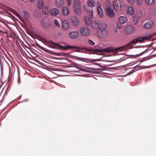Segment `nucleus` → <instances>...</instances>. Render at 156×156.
Here are the masks:
<instances>
[{
  "label": "nucleus",
  "instance_id": "1",
  "mask_svg": "<svg viewBox=\"0 0 156 156\" xmlns=\"http://www.w3.org/2000/svg\"><path fill=\"white\" fill-rule=\"evenodd\" d=\"M129 44H129L124 46L117 48H114L111 47H109L105 49H103L101 48H96L95 49L94 51L96 53H101L102 52L109 53L112 51H121L128 49L129 48H128V47Z\"/></svg>",
  "mask_w": 156,
  "mask_h": 156
},
{
  "label": "nucleus",
  "instance_id": "2",
  "mask_svg": "<svg viewBox=\"0 0 156 156\" xmlns=\"http://www.w3.org/2000/svg\"><path fill=\"white\" fill-rule=\"evenodd\" d=\"M106 25L104 23H101L100 27L97 31V34L98 37L101 38H106L108 35L107 32L105 30Z\"/></svg>",
  "mask_w": 156,
  "mask_h": 156
},
{
  "label": "nucleus",
  "instance_id": "3",
  "mask_svg": "<svg viewBox=\"0 0 156 156\" xmlns=\"http://www.w3.org/2000/svg\"><path fill=\"white\" fill-rule=\"evenodd\" d=\"M44 41L45 43L47 44L48 45L52 47V44H53L55 45H56L57 46H58L60 48H62L63 50H65L66 49H69L70 48H79L78 47H75L74 46H70L68 45H64L63 46L60 44H58L54 43L53 42H52L51 41H48L44 39Z\"/></svg>",
  "mask_w": 156,
  "mask_h": 156
},
{
  "label": "nucleus",
  "instance_id": "4",
  "mask_svg": "<svg viewBox=\"0 0 156 156\" xmlns=\"http://www.w3.org/2000/svg\"><path fill=\"white\" fill-rule=\"evenodd\" d=\"M81 34L83 36H88L90 34V30L87 27H83L80 29Z\"/></svg>",
  "mask_w": 156,
  "mask_h": 156
},
{
  "label": "nucleus",
  "instance_id": "5",
  "mask_svg": "<svg viewBox=\"0 0 156 156\" xmlns=\"http://www.w3.org/2000/svg\"><path fill=\"white\" fill-rule=\"evenodd\" d=\"M101 24L98 20H93L91 21L90 25L93 29L96 30L100 27Z\"/></svg>",
  "mask_w": 156,
  "mask_h": 156
},
{
  "label": "nucleus",
  "instance_id": "6",
  "mask_svg": "<svg viewBox=\"0 0 156 156\" xmlns=\"http://www.w3.org/2000/svg\"><path fill=\"white\" fill-rule=\"evenodd\" d=\"M149 38L150 37H139L134 39L131 42V43L132 44H135L137 43L138 42H141L144 41V40L149 39Z\"/></svg>",
  "mask_w": 156,
  "mask_h": 156
},
{
  "label": "nucleus",
  "instance_id": "7",
  "mask_svg": "<svg viewBox=\"0 0 156 156\" xmlns=\"http://www.w3.org/2000/svg\"><path fill=\"white\" fill-rule=\"evenodd\" d=\"M106 12L107 16L109 17L113 18L115 16V12L113 9L109 7H107Z\"/></svg>",
  "mask_w": 156,
  "mask_h": 156
},
{
  "label": "nucleus",
  "instance_id": "8",
  "mask_svg": "<svg viewBox=\"0 0 156 156\" xmlns=\"http://www.w3.org/2000/svg\"><path fill=\"white\" fill-rule=\"evenodd\" d=\"M134 27L132 25L128 26L125 28V31L126 34H129L133 33L134 30Z\"/></svg>",
  "mask_w": 156,
  "mask_h": 156
},
{
  "label": "nucleus",
  "instance_id": "9",
  "mask_svg": "<svg viewBox=\"0 0 156 156\" xmlns=\"http://www.w3.org/2000/svg\"><path fill=\"white\" fill-rule=\"evenodd\" d=\"M71 24L75 26H77L79 24V21L77 17L75 16H72L71 19Z\"/></svg>",
  "mask_w": 156,
  "mask_h": 156
},
{
  "label": "nucleus",
  "instance_id": "10",
  "mask_svg": "<svg viewBox=\"0 0 156 156\" xmlns=\"http://www.w3.org/2000/svg\"><path fill=\"white\" fill-rule=\"evenodd\" d=\"M69 37L72 39H76L79 36V33L78 31H73L71 32L69 34Z\"/></svg>",
  "mask_w": 156,
  "mask_h": 156
},
{
  "label": "nucleus",
  "instance_id": "11",
  "mask_svg": "<svg viewBox=\"0 0 156 156\" xmlns=\"http://www.w3.org/2000/svg\"><path fill=\"white\" fill-rule=\"evenodd\" d=\"M73 10L75 13L77 15H80L82 13L81 6L73 7Z\"/></svg>",
  "mask_w": 156,
  "mask_h": 156
},
{
  "label": "nucleus",
  "instance_id": "12",
  "mask_svg": "<svg viewBox=\"0 0 156 156\" xmlns=\"http://www.w3.org/2000/svg\"><path fill=\"white\" fill-rule=\"evenodd\" d=\"M112 6L114 9L115 11H118L119 9V3L117 0H114L112 3Z\"/></svg>",
  "mask_w": 156,
  "mask_h": 156
},
{
  "label": "nucleus",
  "instance_id": "13",
  "mask_svg": "<svg viewBox=\"0 0 156 156\" xmlns=\"http://www.w3.org/2000/svg\"><path fill=\"white\" fill-rule=\"evenodd\" d=\"M97 10L99 17L100 18H102L103 16V12L102 9L100 6L98 7Z\"/></svg>",
  "mask_w": 156,
  "mask_h": 156
},
{
  "label": "nucleus",
  "instance_id": "14",
  "mask_svg": "<svg viewBox=\"0 0 156 156\" xmlns=\"http://www.w3.org/2000/svg\"><path fill=\"white\" fill-rule=\"evenodd\" d=\"M134 13V8L132 6L128 7L127 10V14L132 16Z\"/></svg>",
  "mask_w": 156,
  "mask_h": 156
},
{
  "label": "nucleus",
  "instance_id": "15",
  "mask_svg": "<svg viewBox=\"0 0 156 156\" xmlns=\"http://www.w3.org/2000/svg\"><path fill=\"white\" fill-rule=\"evenodd\" d=\"M64 1L62 0H56L55 4L58 8L62 7L64 5Z\"/></svg>",
  "mask_w": 156,
  "mask_h": 156
},
{
  "label": "nucleus",
  "instance_id": "16",
  "mask_svg": "<svg viewBox=\"0 0 156 156\" xmlns=\"http://www.w3.org/2000/svg\"><path fill=\"white\" fill-rule=\"evenodd\" d=\"M69 25L68 22L65 20L63 21L62 23V27L64 30H66L69 27Z\"/></svg>",
  "mask_w": 156,
  "mask_h": 156
},
{
  "label": "nucleus",
  "instance_id": "17",
  "mask_svg": "<svg viewBox=\"0 0 156 156\" xmlns=\"http://www.w3.org/2000/svg\"><path fill=\"white\" fill-rule=\"evenodd\" d=\"M127 21V19L125 16H120L119 18V22L120 24H123L126 23Z\"/></svg>",
  "mask_w": 156,
  "mask_h": 156
},
{
  "label": "nucleus",
  "instance_id": "18",
  "mask_svg": "<svg viewBox=\"0 0 156 156\" xmlns=\"http://www.w3.org/2000/svg\"><path fill=\"white\" fill-rule=\"evenodd\" d=\"M69 13V9L67 7L65 6L63 7L62 8V14L63 15L67 16Z\"/></svg>",
  "mask_w": 156,
  "mask_h": 156
},
{
  "label": "nucleus",
  "instance_id": "19",
  "mask_svg": "<svg viewBox=\"0 0 156 156\" xmlns=\"http://www.w3.org/2000/svg\"><path fill=\"white\" fill-rule=\"evenodd\" d=\"M51 13L53 16H56L59 13V10L57 8H53L51 10Z\"/></svg>",
  "mask_w": 156,
  "mask_h": 156
},
{
  "label": "nucleus",
  "instance_id": "20",
  "mask_svg": "<svg viewBox=\"0 0 156 156\" xmlns=\"http://www.w3.org/2000/svg\"><path fill=\"white\" fill-rule=\"evenodd\" d=\"M153 26V23L152 22L147 23L144 25V27L145 29H149L151 28Z\"/></svg>",
  "mask_w": 156,
  "mask_h": 156
},
{
  "label": "nucleus",
  "instance_id": "21",
  "mask_svg": "<svg viewBox=\"0 0 156 156\" xmlns=\"http://www.w3.org/2000/svg\"><path fill=\"white\" fill-rule=\"evenodd\" d=\"M51 25L50 22L49 20L46 21L44 20L42 22V25L44 28H48L50 27Z\"/></svg>",
  "mask_w": 156,
  "mask_h": 156
},
{
  "label": "nucleus",
  "instance_id": "22",
  "mask_svg": "<svg viewBox=\"0 0 156 156\" xmlns=\"http://www.w3.org/2000/svg\"><path fill=\"white\" fill-rule=\"evenodd\" d=\"M81 5V3L80 0H74L73 7H80Z\"/></svg>",
  "mask_w": 156,
  "mask_h": 156
},
{
  "label": "nucleus",
  "instance_id": "23",
  "mask_svg": "<svg viewBox=\"0 0 156 156\" xmlns=\"http://www.w3.org/2000/svg\"><path fill=\"white\" fill-rule=\"evenodd\" d=\"M91 18L87 17L85 18V22L86 25L88 26L91 24Z\"/></svg>",
  "mask_w": 156,
  "mask_h": 156
},
{
  "label": "nucleus",
  "instance_id": "24",
  "mask_svg": "<svg viewBox=\"0 0 156 156\" xmlns=\"http://www.w3.org/2000/svg\"><path fill=\"white\" fill-rule=\"evenodd\" d=\"M95 4V2L93 0H89L87 2L88 5L90 7L94 6Z\"/></svg>",
  "mask_w": 156,
  "mask_h": 156
},
{
  "label": "nucleus",
  "instance_id": "25",
  "mask_svg": "<svg viewBox=\"0 0 156 156\" xmlns=\"http://www.w3.org/2000/svg\"><path fill=\"white\" fill-rule=\"evenodd\" d=\"M49 10L48 9V6H45L43 11V13L46 15H47L49 13Z\"/></svg>",
  "mask_w": 156,
  "mask_h": 156
},
{
  "label": "nucleus",
  "instance_id": "26",
  "mask_svg": "<svg viewBox=\"0 0 156 156\" xmlns=\"http://www.w3.org/2000/svg\"><path fill=\"white\" fill-rule=\"evenodd\" d=\"M43 6V0H39L37 4V6L40 9H42Z\"/></svg>",
  "mask_w": 156,
  "mask_h": 156
},
{
  "label": "nucleus",
  "instance_id": "27",
  "mask_svg": "<svg viewBox=\"0 0 156 156\" xmlns=\"http://www.w3.org/2000/svg\"><path fill=\"white\" fill-rule=\"evenodd\" d=\"M145 2L147 5H152L154 3V0H145Z\"/></svg>",
  "mask_w": 156,
  "mask_h": 156
},
{
  "label": "nucleus",
  "instance_id": "28",
  "mask_svg": "<svg viewBox=\"0 0 156 156\" xmlns=\"http://www.w3.org/2000/svg\"><path fill=\"white\" fill-rule=\"evenodd\" d=\"M138 19V18L137 16H134L133 17L132 20L134 24H136L137 23Z\"/></svg>",
  "mask_w": 156,
  "mask_h": 156
},
{
  "label": "nucleus",
  "instance_id": "29",
  "mask_svg": "<svg viewBox=\"0 0 156 156\" xmlns=\"http://www.w3.org/2000/svg\"><path fill=\"white\" fill-rule=\"evenodd\" d=\"M89 18H90L91 19L93 18H94L93 16V9H92L91 10L89 11Z\"/></svg>",
  "mask_w": 156,
  "mask_h": 156
},
{
  "label": "nucleus",
  "instance_id": "30",
  "mask_svg": "<svg viewBox=\"0 0 156 156\" xmlns=\"http://www.w3.org/2000/svg\"><path fill=\"white\" fill-rule=\"evenodd\" d=\"M54 23L55 26L58 27H60V25L59 24L58 21L56 19H55L53 22Z\"/></svg>",
  "mask_w": 156,
  "mask_h": 156
},
{
  "label": "nucleus",
  "instance_id": "31",
  "mask_svg": "<svg viewBox=\"0 0 156 156\" xmlns=\"http://www.w3.org/2000/svg\"><path fill=\"white\" fill-rule=\"evenodd\" d=\"M135 3L138 5H140L141 4L142 0H134Z\"/></svg>",
  "mask_w": 156,
  "mask_h": 156
},
{
  "label": "nucleus",
  "instance_id": "32",
  "mask_svg": "<svg viewBox=\"0 0 156 156\" xmlns=\"http://www.w3.org/2000/svg\"><path fill=\"white\" fill-rule=\"evenodd\" d=\"M81 59L82 60V61H83V60H86L87 61L89 62H96V60H92V59H85V58H82Z\"/></svg>",
  "mask_w": 156,
  "mask_h": 156
},
{
  "label": "nucleus",
  "instance_id": "33",
  "mask_svg": "<svg viewBox=\"0 0 156 156\" xmlns=\"http://www.w3.org/2000/svg\"><path fill=\"white\" fill-rule=\"evenodd\" d=\"M136 16H137L138 18H140L142 17L143 16V15L141 11H140L139 13Z\"/></svg>",
  "mask_w": 156,
  "mask_h": 156
},
{
  "label": "nucleus",
  "instance_id": "34",
  "mask_svg": "<svg viewBox=\"0 0 156 156\" xmlns=\"http://www.w3.org/2000/svg\"><path fill=\"white\" fill-rule=\"evenodd\" d=\"M138 70V69L135 70V69H134L131 72H129V73H127V75H130Z\"/></svg>",
  "mask_w": 156,
  "mask_h": 156
},
{
  "label": "nucleus",
  "instance_id": "35",
  "mask_svg": "<svg viewBox=\"0 0 156 156\" xmlns=\"http://www.w3.org/2000/svg\"><path fill=\"white\" fill-rule=\"evenodd\" d=\"M88 43L92 45H94V42L92 40L89 39L88 41Z\"/></svg>",
  "mask_w": 156,
  "mask_h": 156
},
{
  "label": "nucleus",
  "instance_id": "36",
  "mask_svg": "<svg viewBox=\"0 0 156 156\" xmlns=\"http://www.w3.org/2000/svg\"><path fill=\"white\" fill-rule=\"evenodd\" d=\"M83 9L84 11L86 12L87 11V9L86 6L85 5H83Z\"/></svg>",
  "mask_w": 156,
  "mask_h": 156
},
{
  "label": "nucleus",
  "instance_id": "37",
  "mask_svg": "<svg viewBox=\"0 0 156 156\" xmlns=\"http://www.w3.org/2000/svg\"><path fill=\"white\" fill-rule=\"evenodd\" d=\"M67 5L68 6H70L71 5L72 0H67Z\"/></svg>",
  "mask_w": 156,
  "mask_h": 156
},
{
  "label": "nucleus",
  "instance_id": "38",
  "mask_svg": "<svg viewBox=\"0 0 156 156\" xmlns=\"http://www.w3.org/2000/svg\"><path fill=\"white\" fill-rule=\"evenodd\" d=\"M147 51V50H146L145 51H144V52H141V53L140 54H137V55H136V56H141V55H143L144 53H145V52H146V51Z\"/></svg>",
  "mask_w": 156,
  "mask_h": 156
},
{
  "label": "nucleus",
  "instance_id": "39",
  "mask_svg": "<svg viewBox=\"0 0 156 156\" xmlns=\"http://www.w3.org/2000/svg\"><path fill=\"white\" fill-rule=\"evenodd\" d=\"M7 34V32L5 31H3L1 30H0V35H1V34Z\"/></svg>",
  "mask_w": 156,
  "mask_h": 156
},
{
  "label": "nucleus",
  "instance_id": "40",
  "mask_svg": "<svg viewBox=\"0 0 156 156\" xmlns=\"http://www.w3.org/2000/svg\"><path fill=\"white\" fill-rule=\"evenodd\" d=\"M128 2L131 4H134V2L133 0H127Z\"/></svg>",
  "mask_w": 156,
  "mask_h": 156
},
{
  "label": "nucleus",
  "instance_id": "41",
  "mask_svg": "<svg viewBox=\"0 0 156 156\" xmlns=\"http://www.w3.org/2000/svg\"><path fill=\"white\" fill-rule=\"evenodd\" d=\"M40 48H41L42 50H44V51H47L48 50L47 49H46L44 48H43L42 47H41Z\"/></svg>",
  "mask_w": 156,
  "mask_h": 156
},
{
  "label": "nucleus",
  "instance_id": "42",
  "mask_svg": "<svg viewBox=\"0 0 156 156\" xmlns=\"http://www.w3.org/2000/svg\"><path fill=\"white\" fill-rule=\"evenodd\" d=\"M16 16H17L18 18H19L20 19H21V17L20 16V15H19L18 13H16Z\"/></svg>",
  "mask_w": 156,
  "mask_h": 156
},
{
  "label": "nucleus",
  "instance_id": "43",
  "mask_svg": "<svg viewBox=\"0 0 156 156\" xmlns=\"http://www.w3.org/2000/svg\"><path fill=\"white\" fill-rule=\"evenodd\" d=\"M18 82L19 83H20V77H19L18 78Z\"/></svg>",
  "mask_w": 156,
  "mask_h": 156
},
{
  "label": "nucleus",
  "instance_id": "44",
  "mask_svg": "<svg viewBox=\"0 0 156 156\" xmlns=\"http://www.w3.org/2000/svg\"><path fill=\"white\" fill-rule=\"evenodd\" d=\"M35 0H30V1H31V2H35Z\"/></svg>",
  "mask_w": 156,
  "mask_h": 156
},
{
  "label": "nucleus",
  "instance_id": "45",
  "mask_svg": "<svg viewBox=\"0 0 156 156\" xmlns=\"http://www.w3.org/2000/svg\"><path fill=\"white\" fill-rule=\"evenodd\" d=\"M93 69V68H88L87 69Z\"/></svg>",
  "mask_w": 156,
  "mask_h": 156
}]
</instances>
